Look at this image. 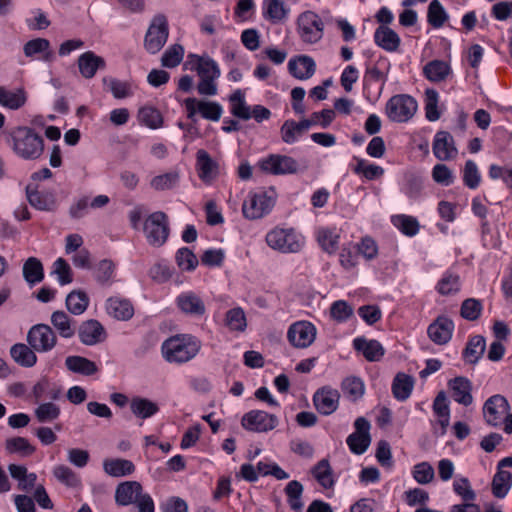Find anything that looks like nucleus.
<instances>
[{
    "instance_id": "55",
    "label": "nucleus",
    "mask_w": 512,
    "mask_h": 512,
    "mask_svg": "<svg viewBox=\"0 0 512 512\" xmlns=\"http://www.w3.org/2000/svg\"><path fill=\"white\" fill-rule=\"evenodd\" d=\"M393 224L405 235L414 236L419 231V223L415 217L396 215L392 217Z\"/></svg>"
},
{
    "instance_id": "16",
    "label": "nucleus",
    "mask_w": 512,
    "mask_h": 512,
    "mask_svg": "<svg viewBox=\"0 0 512 512\" xmlns=\"http://www.w3.org/2000/svg\"><path fill=\"white\" fill-rule=\"evenodd\" d=\"M184 105L187 110V117L191 120H194L197 113L210 121H218L222 115V106L215 102L187 98Z\"/></svg>"
},
{
    "instance_id": "1",
    "label": "nucleus",
    "mask_w": 512,
    "mask_h": 512,
    "mask_svg": "<svg viewBox=\"0 0 512 512\" xmlns=\"http://www.w3.org/2000/svg\"><path fill=\"white\" fill-rule=\"evenodd\" d=\"M12 150L24 160H36L44 151V140L34 129L19 126L10 132Z\"/></svg>"
},
{
    "instance_id": "43",
    "label": "nucleus",
    "mask_w": 512,
    "mask_h": 512,
    "mask_svg": "<svg viewBox=\"0 0 512 512\" xmlns=\"http://www.w3.org/2000/svg\"><path fill=\"white\" fill-rule=\"evenodd\" d=\"M23 277L29 284L41 282L44 278L41 261L35 257L28 258L23 265Z\"/></svg>"
},
{
    "instance_id": "14",
    "label": "nucleus",
    "mask_w": 512,
    "mask_h": 512,
    "mask_svg": "<svg viewBox=\"0 0 512 512\" xmlns=\"http://www.w3.org/2000/svg\"><path fill=\"white\" fill-rule=\"evenodd\" d=\"M27 342L37 352H48L56 346L57 337L49 325L36 324L28 331Z\"/></svg>"
},
{
    "instance_id": "41",
    "label": "nucleus",
    "mask_w": 512,
    "mask_h": 512,
    "mask_svg": "<svg viewBox=\"0 0 512 512\" xmlns=\"http://www.w3.org/2000/svg\"><path fill=\"white\" fill-rule=\"evenodd\" d=\"M130 409L136 417L141 419L149 418L159 411V407L155 402L142 397L132 398Z\"/></svg>"
},
{
    "instance_id": "45",
    "label": "nucleus",
    "mask_w": 512,
    "mask_h": 512,
    "mask_svg": "<svg viewBox=\"0 0 512 512\" xmlns=\"http://www.w3.org/2000/svg\"><path fill=\"white\" fill-rule=\"evenodd\" d=\"M5 449L9 454H18L21 457H28L35 452V447L24 437L8 438Z\"/></svg>"
},
{
    "instance_id": "13",
    "label": "nucleus",
    "mask_w": 512,
    "mask_h": 512,
    "mask_svg": "<svg viewBox=\"0 0 512 512\" xmlns=\"http://www.w3.org/2000/svg\"><path fill=\"white\" fill-rule=\"evenodd\" d=\"M278 417L263 410H251L241 419L242 427L247 431L266 433L277 427Z\"/></svg>"
},
{
    "instance_id": "31",
    "label": "nucleus",
    "mask_w": 512,
    "mask_h": 512,
    "mask_svg": "<svg viewBox=\"0 0 512 512\" xmlns=\"http://www.w3.org/2000/svg\"><path fill=\"white\" fill-rule=\"evenodd\" d=\"M289 9L281 0H263V17L272 24H279L287 19Z\"/></svg>"
},
{
    "instance_id": "2",
    "label": "nucleus",
    "mask_w": 512,
    "mask_h": 512,
    "mask_svg": "<svg viewBox=\"0 0 512 512\" xmlns=\"http://www.w3.org/2000/svg\"><path fill=\"white\" fill-rule=\"evenodd\" d=\"M185 68L197 71L200 82L197 86L198 93L204 96H212L217 93L215 80L220 76V70L216 63L208 56L189 54L185 62Z\"/></svg>"
},
{
    "instance_id": "38",
    "label": "nucleus",
    "mask_w": 512,
    "mask_h": 512,
    "mask_svg": "<svg viewBox=\"0 0 512 512\" xmlns=\"http://www.w3.org/2000/svg\"><path fill=\"white\" fill-rule=\"evenodd\" d=\"M512 486V473L506 470H497L493 476L491 490L494 497L504 498Z\"/></svg>"
},
{
    "instance_id": "25",
    "label": "nucleus",
    "mask_w": 512,
    "mask_h": 512,
    "mask_svg": "<svg viewBox=\"0 0 512 512\" xmlns=\"http://www.w3.org/2000/svg\"><path fill=\"white\" fill-rule=\"evenodd\" d=\"M314 60L306 55L296 56L288 62L289 73L300 80H306L315 73Z\"/></svg>"
},
{
    "instance_id": "24",
    "label": "nucleus",
    "mask_w": 512,
    "mask_h": 512,
    "mask_svg": "<svg viewBox=\"0 0 512 512\" xmlns=\"http://www.w3.org/2000/svg\"><path fill=\"white\" fill-rule=\"evenodd\" d=\"M105 308L111 317L119 321H127L134 315V307L131 301L117 296L108 298Z\"/></svg>"
},
{
    "instance_id": "56",
    "label": "nucleus",
    "mask_w": 512,
    "mask_h": 512,
    "mask_svg": "<svg viewBox=\"0 0 512 512\" xmlns=\"http://www.w3.org/2000/svg\"><path fill=\"white\" fill-rule=\"evenodd\" d=\"M53 475L59 482L68 487H78L81 483L78 475L70 467L65 465L54 467Z\"/></svg>"
},
{
    "instance_id": "21",
    "label": "nucleus",
    "mask_w": 512,
    "mask_h": 512,
    "mask_svg": "<svg viewBox=\"0 0 512 512\" xmlns=\"http://www.w3.org/2000/svg\"><path fill=\"white\" fill-rule=\"evenodd\" d=\"M339 399V392L329 387L317 390L313 396V402L317 411L323 415L332 414L338 407Z\"/></svg>"
},
{
    "instance_id": "27",
    "label": "nucleus",
    "mask_w": 512,
    "mask_h": 512,
    "mask_svg": "<svg viewBox=\"0 0 512 512\" xmlns=\"http://www.w3.org/2000/svg\"><path fill=\"white\" fill-rule=\"evenodd\" d=\"M196 158L199 178L205 183H211L218 173V166L216 162L203 149L197 151Z\"/></svg>"
},
{
    "instance_id": "37",
    "label": "nucleus",
    "mask_w": 512,
    "mask_h": 512,
    "mask_svg": "<svg viewBox=\"0 0 512 512\" xmlns=\"http://www.w3.org/2000/svg\"><path fill=\"white\" fill-rule=\"evenodd\" d=\"M34 351L30 345L18 343L11 347L10 354L17 364L23 367H32L37 362V356Z\"/></svg>"
},
{
    "instance_id": "44",
    "label": "nucleus",
    "mask_w": 512,
    "mask_h": 512,
    "mask_svg": "<svg viewBox=\"0 0 512 512\" xmlns=\"http://www.w3.org/2000/svg\"><path fill=\"white\" fill-rule=\"evenodd\" d=\"M229 102L230 111L233 116L241 120H249L251 118L250 107L246 104L245 96L241 90H236L230 95Z\"/></svg>"
},
{
    "instance_id": "50",
    "label": "nucleus",
    "mask_w": 512,
    "mask_h": 512,
    "mask_svg": "<svg viewBox=\"0 0 512 512\" xmlns=\"http://www.w3.org/2000/svg\"><path fill=\"white\" fill-rule=\"evenodd\" d=\"M341 389L352 401L361 398L365 391L363 381L355 376L345 378L341 383Z\"/></svg>"
},
{
    "instance_id": "52",
    "label": "nucleus",
    "mask_w": 512,
    "mask_h": 512,
    "mask_svg": "<svg viewBox=\"0 0 512 512\" xmlns=\"http://www.w3.org/2000/svg\"><path fill=\"white\" fill-rule=\"evenodd\" d=\"M138 120L141 124L157 129L162 126L163 118L161 113L153 107H142L138 111Z\"/></svg>"
},
{
    "instance_id": "47",
    "label": "nucleus",
    "mask_w": 512,
    "mask_h": 512,
    "mask_svg": "<svg viewBox=\"0 0 512 512\" xmlns=\"http://www.w3.org/2000/svg\"><path fill=\"white\" fill-rule=\"evenodd\" d=\"M306 131L307 129L302 127V120H286L280 128L281 139L287 144H292Z\"/></svg>"
},
{
    "instance_id": "23",
    "label": "nucleus",
    "mask_w": 512,
    "mask_h": 512,
    "mask_svg": "<svg viewBox=\"0 0 512 512\" xmlns=\"http://www.w3.org/2000/svg\"><path fill=\"white\" fill-rule=\"evenodd\" d=\"M448 387L451 391V397L454 401L464 406H469L473 402L472 382L464 377L457 376L448 381Z\"/></svg>"
},
{
    "instance_id": "35",
    "label": "nucleus",
    "mask_w": 512,
    "mask_h": 512,
    "mask_svg": "<svg viewBox=\"0 0 512 512\" xmlns=\"http://www.w3.org/2000/svg\"><path fill=\"white\" fill-rule=\"evenodd\" d=\"M103 469L112 477H123L132 474L135 466L127 459H106L103 462Z\"/></svg>"
},
{
    "instance_id": "51",
    "label": "nucleus",
    "mask_w": 512,
    "mask_h": 512,
    "mask_svg": "<svg viewBox=\"0 0 512 512\" xmlns=\"http://www.w3.org/2000/svg\"><path fill=\"white\" fill-rule=\"evenodd\" d=\"M27 197L29 203L39 210H51L55 204L51 194L30 190L29 188H27Z\"/></svg>"
},
{
    "instance_id": "64",
    "label": "nucleus",
    "mask_w": 512,
    "mask_h": 512,
    "mask_svg": "<svg viewBox=\"0 0 512 512\" xmlns=\"http://www.w3.org/2000/svg\"><path fill=\"white\" fill-rule=\"evenodd\" d=\"M353 312V307L344 300H337L330 307L331 318L339 323L347 321Z\"/></svg>"
},
{
    "instance_id": "49",
    "label": "nucleus",
    "mask_w": 512,
    "mask_h": 512,
    "mask_svg": "<svg viewBox=\"0 0 512 512\" xmlns=\"http://www.w3.org/2000/svg\"><path fill=\"white\" fill-rule=\"evenodd\" d=\"M284 491L291 509L296 512H300L303 507L301 502L303 485L297 480H292L286 485Z\"/></svg>"
},
{
    "instance_id": "15",
    "label": "nucleus",
    "mask_w": 512,
    "mask_h": 512,
    "mask_svg": "<svg viewBox=\"0 0 512 512\" xmlns=\"http://www.w3.org/2000/svg\"><path fill=\"white\" fill-rule=\"evenodd\" d=\"M354 427L355 432L347 437L346 443L352 453L361 455L371 443L370 423L364 417H358L354 422Z\"/></svg>"
},
{
    "instance_id": "53",
    "label": "nucleus",
    "mask_w": 512,
    "mask_h": 512,
    "mask_svg": "<svg viewBox=\"0 0 512 512\" xmlns=\"http://www.w3.org/2000/svg\"><path fill=\"white\" fill-rule=\"evenodd\" d=\"M178 182L179 173L177 171H170L153 177L150 186L156 191H164L174 188Z\"/></svg>"
},
{
    "instance_id": "30",
    "label": "nucleus",
    "mask_w": 512,
    "mask_h": 512,
    "mask_svg": "<svg viewBox=\"0 0 512 512\" xmlns=\"http://www.w3.org/2000/svg\"><path fill=\"white\" fill-rule=\"evenodd\" d=\"M23 51L26 57L41 54V59L46 62H52L55 58L54 52L50 47V42L44 38H36L28 41L24 45Z\"/></svg>"
},
{
    "instance_id": "48",
    "label": "nucleus",
    "mask_w": 512,
    "mask_h": 512,
    "mask_svg": "<svg viewBox=\"0 0 512 512\" xmlns=\"http://www.w3.org/2000/svg\"><path fill=\"white\" fill-rule=\"evenodd\" d=\"M483 311V304L475 298L465 299L460 307V316L467 321H477Z\"/></svg>"
},
{
    "instance_id": "59",
    "label": "nucleus",
    "mask_w": 512,
    "mask_h": 512,
    "mask_svg": "<svg viewBox=\"0 0 512 512\" xmlns=\"http://www.w3.org/2000/svg\"><path fill=\"white\" fill-rule=\"evenodd\" d=\"M353 172L358 175H363L367 180H374L384 174V169L381 166L369 164L363 159H358L357 165L353 168Z\"/></svg>"
},
{
    "instance_id": "63",
    "label": "nucleus",
    "mask_w": 512,
    "mask_h": 512,
    "mask_svg": "<svg viewBox=\"0 0 512 512\" xmlns=\"http://www.w3.org/2000/svg\"><path fill=\"white\" fill-rule=\"evenodd\" d=\"M226 325L230 330L243 332L247 327V320L241 308H234L226 313Z\"/></svg>"
},
{
    "instance_id": "18",
    "label": "nucleus",
    "mask_w": 512,
    "mask_h": 512,
    "mask_svg": "<svg viewBox=\"0 0 512 512\" xmlns=\"http://www.w3.org/2000/svg\"><path fill=\"white\" fill-rule=\"evenodd\" d=\"M454 329L453 320L445 315H440L429 324L427 335L434 344L445 345L451 340Z\"/></svg>"
},
{
    "instance_id": "26",
    "label": "nucleus",
    "mask_w": 512,
    "mask_h": 512,
    "mask_svg": "<svg viewBox=\"0 0 512 512\" xmlns=\"http://www.w3.org/2000/svg\"><path fill=\"white\" fill-rule=\"evenodd\" d=\"M105 67V60L92 51H87L78 58L79 71L86 79L94 77L97 70H103Z\"/></svg>"
},
{
    "instance_id": "4",
    "label": "nucleus",
    "mask_w": 512,
    "mask_h": 512,
    "mask_svg": "<svg viewBox=\"0 0 512 512\" xmlns=\"http://www.w3.org/2000/svg\"><path fill=\"white\" fill-rule=\"evenodd\" d=\"M115 501L118 505L135 504L139 512H154V502L151 496L143 492L142 485L137 481L120 483L115 491Z\"/></svg>"
},
{
    "instance_id": "57",
    "label": "nucleus",
    "mask_w": 512,
    "mask_h": 512,
    "mask_svg": "<svg viewBox=\"0 0 512 512\" xmlns=\"http://www.w3.org/2000/svg\"><path fill=\"white\" fill-rule=\"evenodd\" d=\"M453 491L462 499L463 502L475 501L477 498V494L473 490L467 477L456 478L453 482Z\"/></svg>"
},
{
    "instance_id": "61",
    "label": "nucleus",
    "mask_w": 512,
    "mask_h": 512,
    "mask_svg": "<svg viewBox=\"0 0 512 512\" xmlns=\"http://www.w3.org/2000/svg\"><path fill=\"white\" fill-rule=\"evenodd\" d=\"M59 415V406L52 402L42 403L35 409V416L41 423L52 422L56 420Z\"/></svg>"
},
{
    "instance_id": "36",
    "label": "nucleus",
    "mask_w": 512,
    "mask_h": 512,
    "mask_svg": "<svg viewBox=\"0 0 512 512\" xmlns=\"http://www.w3.org/2000/svg\"><path fill=\"white\" fill-rule=\"evenodd\" d=\"M450 72L449 64L442 60H432L423 67L424 76L431 82L444 81Z\"/></svg>"
},
{
    "instance_id": "40",
    "label": "nucleus",
    "mask_w": 512,
    "mask_h": 512,
    "mask_svg": "<svg viewBox=\"0 0 512 512\" xmlns=\"http://www.w3.org/2000/svg\"><path fill=\"white\" fill-rule=\"evenodd\" d=\"M65 365L68 370L86 376L93 375L98 371V367L93 361L82 356H68Z\"/></svg>"
},
{
    "instance_id": "60",
    "label": "nucleus",
    "mask_w": 512,
    "mask_h": 512,
    "mask_svg": "<svg viewBox=\"0 0 512 512\" xmlns=\"http://www.w3.org/2000/svg\"><path fill=\"white\" fill-rule=\"evenodd\" d=\"M339 235L332 230L322 229L317 233V240L324 251L329 254L338 249Z\"/></svg>"
},
{
    "instance_id": "33",
    "label": "nucleus",
    "mask_w": 512,
    "mask_h": 512,
    "mask_svg": "<svg viewBox=\"0 0 512 512\" xmlns=\"http://www.w3.org/2000/svg\"><path fill=\"white\" fill-rule=\"evenodd\" d=\"M413 386V377L405 373L399 372L393 379L392 394L397 400L404 401L411 395Z\"/></svg>"
},
{
    "instance_id": "17",
    "label": "nucleus",
    "mask_w": 512,
    "mask_h": 512,
    "mask_svg": "<svg viewBox=\"0 0 512 512\" xmlns=\"http://www.w3.org/2000/svg\"><path fill=\"white\" fill-rule=\"evenodd\" d=\"M316 328L308 321H299L292 324L287 332L290 344L296 348H307L315 340Z\"/></svg>"
},
{
    "instance_id": "3",
    "label": "nucleus",
    "mask_w": 512,
    "mask_h": 512,
    "mask_svg": "<svg viewBox=\"0 0 512 512\" xmlns=\"http://www.w3.org/2000/svg\"><path fill=\"white\" fill-rule=\"evenodd\" d=\"M201 347L200 341L188 334L175 335L162 344L161 351L169 363L182 364L193 359Z\"/></svg>"
},
{
    "instance_id": "62",
    "label": "nucleus",
    "mask_w": 512,
    "mask_h": 512,
    "mask_svg": "<svg viewBox=\"0 0 512 512\" xmlns=\"http://www.w3.org/2000/svg\"><path fill=\"white\" fill-rule=\"evenodd\" d=\"M460 286V278L458 275L446 274L439 280L436 288L439 294L447 296L459 292Z\"/></svg>"
},
{
    "instance_id": "6",
    "label": "nucleus",
    "mask_w": 512,
    "mask_h": 512,
    "mask_svg": "<svg viewBox=\"0 0 512 512\" xmlns=\"http://www.w3.org/2000/svg\"><path fill=\"white\" fill-rule=\"evenodd\" d=\"M510 405L508 400L499 394L493 395L486 400L483 406V414L488 425L497 427L504 424V432L512 434V413H509Z\"/></svg>"
},
{
    "instance_id": "12",
    "label": "nucleus",
    "mask_w": 512,
    "mask_h": 512,
    "mask_svg": "<svg viewBox=\"0 0 512 512\" xmlns=\"http://www.w3.org/2000/svg\"><path fill=\"white\" fill-rule=\"evenodd\" d=\"M297 31L303 42L314 44L323 37L324 23L315 12L305 11L297 19Z\"/></svg>"
},
{
    "instance_id": "29",
    "label": "nucleus",
    "mask_w": 512,
    "mask_h": 512,
    "mask_svg": "<svg viewBox=\"0 0 512 512\" xmlns=\"http://www.w3.org/2000/svg\"><path fill=\"white\" fill-rule=\"evenodd\" d=\"M375 43L388 52L399 49L401 40L398 34L386 25H380L374 33Z\"/></svg>"
},
{
    "instance_id": "9",
    "label": "nucleus",
    "mask_w": 512,
    "mask_h": 512,
    "mask_svg": "<svg viewBox=\"0 0 512 512\" xmlns=\"http://www.w3.org/2000/svg\"><path fill=\"white\" fill-rule=\"evenodd\" d=\"M417 108V102L412 96L397 94L387 101L385 114L392 122L404 123L415 115Z\"/></svg>"
},
{
    "instance_id": "39",
    "label": "nucleus",
    "mask_w": 512,
    "mask_h": 512,
    "mask_svg": "<svg viewBox=\"0 0 512 512\" xmlns=\"http://www.w3.org/2000/svg\"><path fill=\"white\" fill-rule=\"evenodd\" d=\"M311 473L316 481L325 489L332 488L335 484L333 470L328 459L320 460L313 468Z\"/></svg>"
},
{
    "instance_id": "54",
    "label": "nucleus",
    "mask_w": 512,
    "mask_h": 512,
    "mask_svg": "<svg viewBox=\"0 0 512 512\" xmlns=\"http://www.w3.org/2000/svg\"><path fill=\"white\" fill-rule=\"evenodd\" d=\"M448 16L438 0H432L428 6L427 20L434 28H440L444 25Z\"/></svg>"
},
{
    "instance_id": "34",
    "label": "nucleus",
    "mask_w": 512,
    "mask_h": 512,
    "mask_svg": "<svg viewBox=\"0 0 512 512\" xmlns=\"http://www.w3.org/2000/svg\"><path fill=\"white\" fill-rule=\"evenodd\" d=\"M485 349V338L482 335H475L468 340L463 350V358L470 364H476L484 354Z\"/></svg>"
},
{
    "instance_id": "32",
    "label": "nucleus",
    "mask_w": 512,
    "mask_h": 512,
    "mask_svg": "<svg viewBox=\"0 0 512 512\" xmlns=\"http://www.w3.org/2000/svg\"><path fill=\"white\" fill-rule=\"evenodd\" d=\"M51 324L63 338H71L76 333L75 321L64 311L58 310L53 312Z\"/></svg>"
},
{
    "instance_id": "7",
    "label": "nucleus",
    "mask_w": 512,
    "mask_h": 512,
    "mask_svg": "<svg viewBox=\"0 0 512 512\" xmlns=\"http://www.w3.org/2000/svg\"><path fill=\"white\" fill-rule=\"evenodd\" d=\"M143 232L149 245L163 246L170 234L168 216L162 211L153 212L144 220Z\"/></svg>"
},
{
    "instance_id": "11",
    "label": "nucleus",
    "mask_w": 512,
    "mask_h": 512,
    "mask_svg": "<svg viewBox=\"0 0 512 512\" xmlns=\"http://www.w3.org/2000/svg\"><path fill=\"white\" fill-rule=\"evenodd\" d=\"M168 36L169 27L166 16L163 14L154 16L145 35V49L151 54H156L163 48Z\"/></svg>"
},
{
    "instance_id": "22",
    "label": "nucleus",
    "mask_w": 512,
    "mask_h": 512,
    "mask_svg": "<svg viewBox=\"0 0 512 512\" xmlns=\"http://www.w3.org/2000/svg\"><path fill=\"white\" fill-rule=\"evenodd\" d=\"M176 305L182 313L192 317H200L206 311L204 301L193 291L183 292L178 295Z\"/></svg>"
},
{
    "instance_id": "28",
    "label": "nucleus",
    "mask_w": 512,
    "mask_h": 512,
    "mask_svg": "<svg viewBox=\"0 0 512 512\" xmlns=\"http://www.w3.org/2000/svg\"><path fill=\"white\" fill-rule=\"evenodd\" d=\"M353 347L356 351L362 352L366 360L370 362L379 361L385 350L377 340H367L363 337H358L353 340Z\"/></svg>"
},
{
    "instance_id": "42",
    "label": "nucleus",
    "mask_w": 512,
    "mask_h": 512,
    "mask_svg": "<svg viewBox=\"0 0 512 512\" xmlns=\"http://www.w3.org/2000/svg\"><path fill=\"white\" fill-rule=\"evenodd\" d=\"M27 97L23 89L7 90L0 87V104L9 109H19L26 103Z\"/></svg>"
},
{
    "instance_id": "58",
    "label": "nucleus",
    "mask_w": 512,
    "mask_h": 512,
    "mask_svg": "<svg viewBox=\"0 0 512 512\" xmlns=\"http://www.w3.org/2000/svg\"><path fill=\"white\" fill-rule=\"evenodd\" d=\"M438 92L435 89L425 90V116L429 121H436L441 114L438 110Z\"/></svg>"
},
{
    "instance_id": "8",
    "label": "nucleus",
    "mask_w": 512,
    "mask_h": 512,
    "mask_svg": "<svg viewBox=\"0 0 512 512\" xmlns=\"http://www.w3.org/2000/svg\"><path fill=\"white\" fill-rule=\"evenodd\" d=\"M265 239L269 247L283 253H297L303 245L301 236L293 228L276 227L267 233Z\"/></svg>"
},
{
    "instance_id": "20",
    "label": "nucleus",
    "mask_w": 512,
    "mask_h": 512,
    "mask_svg": "<svg viewBox=\"0 0 512 512\" xmlns=\"http://www.w3.org/2000/svg\"><path fill=\"white\" fill-rule=\"evenodd\" d=\"M432 150L434 156L440 161L452 160L458 154L454 138L447 131H438L436 133L432 145Z\"/></svg>"
},
{
    "instance_id": "19",
    "label": "nucleus",
    "mask_w": 512,
    "mask_h": 512,
    "mask_svg": "<svg viewBox=\"0 0 512 512\" xmlns=\"http://www.w3.org/2000/svg\"><path fill=\"white\" fill-rule=\"evenodd\" d=\"M82 344L93 346L102 343L107 338L103 325L95 319L83 321L77 329Z\"/></svg>"
},
{
    "instance_id": "46",
    "label": "nucleus",
    "mask_w": 512,
    "mask_h": 512,
    "mask_svg": "<svg viewBox=\"0 0 512 512\" xmlns=\"http://www.w3.org/2000/svg\"><path fill=\"white\" fill-rule=\"evenodd\" d=\"M89 305V298L82 291H72L66 297V307L73 315L83 314Z\"/></svg>"
},
{
    "instance_id": "10",
    "label": "nucleus",
    "mask_w": 512,
    "mask_h": 512,
    "mask_svg": "<svg viewBox=\"0 0 512 512\" xmlns=\"http://www.w3.org/2000/svg\"><path fill=\"white\" fill-rule=\"evenodd\" d=\"M257 168L265 174L287 175L296 174L299 171V164L291 156L269 154L258 161Z\"/></svg>"
},
{
    "instance_id": "5",
    "label": "nucleus",
    "mask_w": 512,
    "mask_h": 512,
    "mask_svg": "<svg viewBox=\"0 0 512 512\" xmlns=\"http://www.w3.org/2000/svg\"><path fill=\"white\" fill-rule=\"evenodd\" d=\"M277 193L275 189L263 188L252 191L242 204V212L245 218L256 220L269 214L275 206Z\"/></svg>"
}]
</instances>
